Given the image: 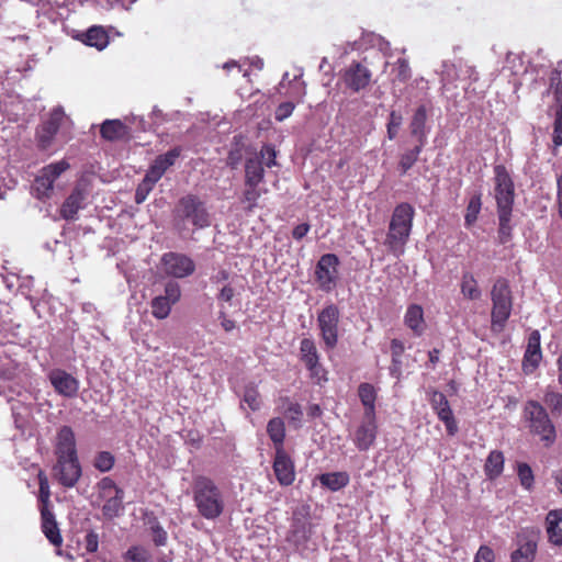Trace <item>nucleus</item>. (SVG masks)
Masks as SVG:
<instances>
[{
	"instance_id": "1",
	"label": "nucleus",
	"mask_w": 562,
	"mask_h": 562,
	"mask_svg": "<svg viewBox=\"0 0 562 562\" xmlns=\"http://www.w3.org/2000/svg\"><path fill=\"white\" fill-rule=\"evenodd\" d=\"M54 453L56 457V462L53 465L54 479L65 488L74 487L82 475V468L71 427L63 426L58 429L55 437Z\"/></svg>"
},
{
	"instance_id": "11",
	"label": "nucleus",
	"mask_w": 562,
	"mask_h": 562,
	"mask_svg": "<svg viewBox=\"0 0 562 562\" xmlns=\"http://www.w3.org/2000/svg\"><path fill=\"white\" fill-rule=\"evenodd\" d=\"M494 183L497 212L513 211L515 186L504 165L494 166Z\"/></svg>"
},
{
	"instance_id": "64",
	"label": "nucleus",
	"mask_w": 562,
	"mask_h": 562,
	"mask_svg": "<svg viewBox=\"0 0 562 562\" xmlns=\"http://www.w3.org/2000/svg\"><path fill=\"white\" fill-rule=\"evenodd\" d=\"M121 562H140V549L137 546L130 548L122 557Z\"/></svg>"
},
{
	"instance_id": "40",
	"label": "nucleus",
	"mask_w": 562,
	"mask_h": 562,
	"mask_svg": "<svg viewBox=\"0 0 562 562\" xmlns=\"http://www.w3.org/2000/svg\"><path fill=\"white\" fill-rule=\"evenodd\" d=\"M425 146L426 145L416 143L413 148L407 149L400 156L398 168L401 170V175L407 173V171L416 164Z\"/></svg>"
},
{
	"instance_id": "60",
	"label": "nucleus",
	"mask_w": 562,
	"mask_h": 562,
	"mask_svg": "<svg viewBox=\"0 0 562 562\" xmlns=\"http://www.w3.org/2000/svg\"><path fill=\"white\" fill-rule=\"evenodd\" d=\"M552 140L555 146L562 145V110H555L554 113Z\"/></svg>"
},
{
	"instance_id": "14",
	"label": "nucleus",
	"mask_w": 562,
	"mask_h": 562,
	"mask_svg": "<svg viewBox=\"0 0 562 562\" xmlns=\"http://www.w3.org/2000/svg\"><path fill=\"white\" fill-rule=\"evenodd\" d=\"M339 260L335 254L323 255L316 267L315 278L322 291L330 292L335 289L338 280Z\"/></svg>"
},
{
	"instance_id": "5",
	"label": "nucleus",
	"mask_w": 562,
	"mask_h": 562,
	"mask_svg": "<svg viewBox=\"0 0 562 562\" xmlns=\"http://www.w3.org/2000/svg\"><path fill=\"white\" fill-rule=\"evenodd\" d=\"M522 417L533 436H538L546 447H550L557 439V430L546 407L535 400L525 403Z\"/></svg>"
},
{
	"instance_id": "55",
	"label": "nucleus",
	"mask_w": 562,
	"mask_h": 562,
	"mask_svg": "<svg viewBox=\"0 0 562 562\" xmlns=\"http://www.w3.org/2000/svg\"><path fill=\"white\" fill-rule=\"evenodd\" d=\"M517 475H518L521 486L525 490L530 491L532 488L533 482H535L533 472H532L530 465L527 463H524V462L518 463L517 464Z\"/></svg>"
},
{
	"instance_id": "57",
	"label": "nucleus",
	"mask_w": 562,
	"mask_h": 562,
	"mask_svg": "<svg viewBox=\"0 0 562 562\" xmlns=\"http://www.w3.org/2000/svg\"><path fill=\"white\" fill-rule=\"evenodd\" d=\"M402 123H403L402 114L394 110L391 111V113L389 115V121L386 124V134H387V138L390 140H393L397 136V133H398V130H400Z\"/></svg>"
},
{
	"instance_id": "49",
	"label": "nucleus",
	"mask_w": 562,
	"mask_h": 562,
	"mask_svg": "<svg viewBox=\"0 0 562 562\" xmlns=\"http://www.w3.org/2000/svg\"><path fill=\"white\" fill-rule=\"evenodd\" d=\"M245 405L248 406L250 411H258L261 405L260 395L257 386L254 384H249L245 386L243 398H241V408H245Z\"/></svg>"
},
{
	"instance_id": "28",
	"label": "nucleus",
	"mask_w": 562,
	"mask_h": 562,
	"mask_svg": "<svg viewBox=\"0 0 562 562\" xmlns=\"http://www.w3.org/2000/svg\"><path fill=\"white\" fill-rule=\"evenodd\" d=\"M265 178L263 162L258 156L246 159L245 186L258 187Z\"/></svg>"
},
{
	"instance_id": "56",
	"label": "nucleus",
	"mask_w": 562,
	"mask_h": 562,
	"mask_svg": "<svg viewBox=\"0 0 562 562\" xmlns=\"http://www.w3.org/2000/svg\"><path fill=\"white\" fill-rule=\"evenodd\" d=\"M115 462L114 456L109 451L98 452L93 460V467L100 472H109Z\"/></svg>"
},
{
	"instance_id": "19",
	"label": "nucleus",
	"mask_w": 562,
	"mask_h": 562,
	"mask_svg": "<svg viewBox=\"0 0 562 562\" xmlns=\"http://www.w3.org/2000/svg\"><path fill=\"white\" fill-rule=\"evenodd\" d=\"M370 69L360 61H352L344 71L342 79L348 89L353 92L367 88L371 81Z\"/></svg>"
},
{
	"instance_id": "10",
	"label": "nucleus",
	"mask_w": 562,
	"mask_h": 562,
	"mask_svg": "<svg viewBox=\"0 0 562 562\" xmlns=\"http://www.w3.org/2000/svg\"><path fill=\"white\" fill-rule=\"evenodd\" d=\"M70 165L67 160L52 162L43 167L36 176L32 190L37 199H48L54 189V182L60 177L63 172L69 169Z\"/></svg>"
},
{
	"instance_id": "58",
	"label": "nucleus",
	"mask_w": 562,
	"mask_h": 562,
	"mask_svg": "<svg viewBox=\"0 0 562 562\" xmlns=\"http://www.w3.org/2000/svg\"><path fill=\"white\" fill-rule=\"evenodd\" d=\"M261 161L265 159V165L268 168H271L277 165V151L274 147L270 144H265L260 150V156H258Z\"/></svg>"
},
{
	"instance_id": "61",
	"label": "nucleus",
	"mask_w": 562,
	"mask_h": 562,
	"mask_svg": "<svg viewBox=\"0 0 562 562\" xmlns=\"http://www.w3.org/2000/svg\"><path fill=\"white\" fill-rule=\"evenodd\" d=\"M396 66H397L396 79L401 82L407 81L412 76L408 60L405 58H400L396 63Z\"/></svg>"
},
{
	"instance_id": "45",
	"label": "nucleus",
	"mask_w": 562,
	"mask_h": 562,
	"mask_svg": "<svg viewBox=\"0 0 562 562\" xmlns=\"http://www.w3.org/2000/svg\"><path fill=\"white\" fill-rule=\"evenodd\" d=\"M513 211L497 212L498 215V241L499 244H507L512 239V218Z\"/></svg>"
},
{
	"instance_id": "31",
	"label": "nucleus",
	"mask_w": 562,
	"mask_h": 562,
	"mask_svg": "<svg viewBox=\"0 0 562 562\" xmlns=\"http://www.w3.org/2000/svg\"><path fill=\"white\" fill-rule=\"evenodd\" d=\"M83 199L85 195L81 190H74L60 207L61 217L65 220H74L82 206Z\"/></svg>"
},
{
	"instance_id": "12",
	"label": "nucleus",
	"mask_w": 562,
	"mask_h": 562,
	"mask_svg": "<svg viewBox=\"0 0 562 562\" xmlns=\"http://www.w3.org/2000/svg\"><path fill=\"white\" fill-rule=\"evenodd\" d=\"M182 148L180 146H176L168 150L167 153L159 155L154 160L153 165L149 168V171L143 178V201L146 199V194L151 190L154 184L161 179L164 173L175 165L177 159L180 157Z\"/></svg>"
},
{
	"instance_id": "41",
	"label": "nucleus",
	"mask_w": 562,
	"mask_h": 562,
	"mask_svg": "<svg viewBox=\"0 0 562 562\" xmlns=\"http://www.w3.org/2000/svg\"><path fill=\"white\" fill-rule=\"evenodd\" d=\"M300 353L301 360L304 362L305 367L314 366L319 361V355L316 348V345L311 338H303L300 342Z\"/></svg>"
},
{
	"instance_id": "53",
	"label": "nucleus",
	"mask_w": 562,
	"mask_h": 562,
	"mask_svg": "<svg viewBox=\"0 0 562 562\" xmlns=\"http://www.w3.org/2000/svg\"><path fill=\"white\" fill-rule=\"evenodd\" d=\"M481 194L473 195L468 203L467 212L464 215V222L467 226H471L473 223L476 222L477 215L481 211Z\"/></svg>"
},
{
	"instance_id": "15",
	"label": "nucleus",
	"mask_w": 562,
	"mask_h": 562,
	"mask_svg": "<svg viewBox=\"0 0 562 562\" xmlns=\"http://www.w3.org/2000/svg\"><path fill=\"white\" fill-rule=\"evenodd\" d=\"M164 271L175 278H186L191 276L195 270L193 260L178 252H167L161 257Z\"/></svg>"
},
{
	"instance_id": "3",
	"label": "nucleus",
	"mask_w": 562,
	"mask_h": 562,
	"mask_svg": "<svg viewBox=\"0 0 562 562\" xmlns=\"http://www.w3.org/2000/svg\"><path fill=\"white\" fill-rule=\"evenodd\" d=\"M192 493L196 510L204 519L216 520L224 514L226 507L225 494L210 477L196 476Z\"/></svg>"
},
{
	"instance_id": "48",
	"label": "nucleus",
	"mask_w": 562,
	"mask_h": 562,
	"mask_svg": "<svg viewBox=\"0 0 562 562\" xmlns=\"http://www.w3.org/2000/svg\"><path fill=\"white\" fill-rule=\"evenodd\" d=\"M11 409L15 427L18 429L24 430L31 415L30 407L21 402H15L12 404Z\"/></svg>"
},
{
	"instance_id": "59",
	"label": "nucleus",
	"mask_w": 562,
	"mask_h": 562,
	"mask_svg": "<svg viewBox=\"0 0 562 562\" xmlns=\"http://www.w3.org/2000/svg\"><path fill=\"white\" fill-rule=\"evenodd\" d=\"M294 109H295L294 99H292L291 101H285V102L280 103L274 113L276 120L279 122L284 121L293 113Z\"/></svg>"
},
{
	"instance_id": "36",
	"label": "nucleus",
	"mask_w": 562,
	"mask_h": 562,
	"mask_svg": "<svg viewBox=\"0 0 562 562\" xmlns=\"http://www.w3.org/2000/svg\"><path fill=\"white\" fill-rule=\"evenodd\" d=\"M504 461L503 452L491 451L484 465L485 474L492 480L498 477L504 470Z\"/></svg>"
},
{
	"instance_id": "18",
	"label": "nucleus",
	"mask_w": 562,
	"mask_h": 562,
	"mask_svg": "<svg viewBox=\"0 0 562 562\" xmlns=\"http://www.w3.org/2000/svg\"><path fill=\"white\" fill-rule=\"evenodd\" d=\"M47 378L59 395L72 398L78 394L79 381L77 378L63 369H53L48 372Z\"/></svg>"
},
{
	"instance_id": "22",
	"label": "nucleus",
	"mask_w": 562,
	"mask_h": 562,
	"mask_svg": "<svg viewBox=\"0 0 562 562\" xmlns=\"http://www.w3.org/2000/svg\"><path fill=\"white\" fill-rule=\"evenodd\" d=\"M518 548L512 553V562H532L537 552V536L522 531L517 536Z\"/></svg>"
},
{
	"instance_id": "52",
	"label": "nucleus",
	"mask_w": 562,
	"mask_h": 562,
	"mask_svg": "<svg viewBox=\"0 0 562 562\" xmlns=\"http://www.w3.org/2000/svg\"><path fill=\"white\" fill-rule=\"evenodd\" d=\"M405 346L400 339L391 340L392 367L390 368L391 374L400 372L402 366V355L404 353Z\"/></svg>"
},
{
	"instance_id": "29",
	"label": "nucleus",
	"mask_w": 562,
	"mask_h": 562,
	"mask_svg": "<svg viewBox=\"0 0 562 562\" xmlns=\"http://www.w3.org/2000/svg\"><path fill=\"white\" fill-rule=\"evenodd\" d=\"M549 541L555 546H562V512L551 510L546 518Z\"/></svg>"
},
{
	"instance_id": "16",
	"label": "nucleus",
	"mask_w": 562,
	"mask_h": 562,
	"mask_svg": "<svg viewBox=\"0 0 562 562\" xmlns=\"http://www.w3.org/2000/svg\"><path fill=\"white\" fill-rule=\"evenodd\" d=\"M135 117H124V120H105L100 125V134L103 139L109 142L130 140L133 132V121Z\"/></svg>"
},
{
	"instance_id": "54",
	"label": "nucleus",
	"mask_w": 562,
	"mask_h": 562,
	"mask_svg": "<svg viewBox=\"0 0 562 562\" xmlns=\"http://www.w3.org/2000/svg\"><path fill=\"white\" fill-rule=\"evenodd\" d=\"M245 187L246 188L243 193L241 202L247 203V206H246L247 212H252L254 209L258 205V200L261 196L262 191L259 189V186L258 187L245 186Z\"/></svg>"
},
{
	"instance_id": "4",
	"label": "nucleus",
	"mask_w": 562,
	"mask_h": 562,
	"mask_svg": "<svg viewBox=\"0 0 562 562\" xmlns=\"http://www.w3.org/2000/svg\"><path fill=\"white\" fill-rule=\"evenodd\" d=\"M414 216V207L406 202L397 204L393 210L384 245L395 258H400L405 252V247L413 228Z\"/></svg>"
},
{
	"instance_id": "24",
	"label": "nucleus",
	"mask_w": 562,
	"mask_h": 562,
	"mask_svg": "<svg viewBox=\"0 0 562 562\" xmlns=\"http://www.w3.org/2000/svg\"><path fill=\"white\" fill-rule=\"evenodd\" d=\"M376 434L378 427L375 417L368 418L363 416L361 424L353 434V443L358 450L367 451L373 446L376 439Z\"/></svg>"
},
{
	"instance_id": "2",
	"label": "nucleus",
	"mask_w": 562,
	"mask_h": 562,
	"mask_svg": "<svg viewBox=\"0 0 562 562\" xmlns=\"http://www.w3.org/2000/svg\"><path fill=\"white\" fill-rule=\"evenodd\" d=\"M211 224L212 214L200 196L190 193L178 200L173 209V226L182 237L210 227Z\"/></svg>"
},
{
	"instance_id": "46",
	"label": "nucleus",
	"mask_w": 562,
	"mask_h": 562,
	"mask_svg": "<svg viewBox=\"0 0 562 562\" xmlns=\"http://www.w3.org/2000/svg\"><path fill=\"white\" fill-rule=\"evenodd\" d=\"M279 406L283 411L286 418L293 423H300L303 411L300 404L292 402L288 396L280 397Z\"/></svg>"
},
{
	"instance_id": "63",
	"label": "nucleus",
	"mask_w": 562,
	"mask_h": 562,
	"mask_svg": "<svg viewBox=\"0 0 562 562\" xmlns=\"http://www.w3.org/2000/svg\"><path fill=\"white\" fill-rule=\"evenodd\" d=\"M494 551L487 546H481L475 554L474 562H494Z\"/></svg>"
},
{
	"instance_id": "27",
	"label": "nucleus",
	"mask_w": 562,
	"mask_h": 562,
	"mask_svg": "<svg viewBox=\"0 0 562 562\" xmlns=\"http://www.w3.org/2000/svg\"><path fill=\"white\" fill-rule=\"evenodd\" d=\"M461 60L458 64L450 63L448 60H443L441 63V67L440 70H438V74L440 76L442 90L448 91L450 86L457 87L456 82L461 80Z\"/></svg>"
},
{
	"instance_id": "33",
	"label": "nucleus",
	"mask_w": 562,
	"mask_h": 562,
	"mask_svg": "<svg viewBox=\"0 0 562 562\" xmlns=\"http://www.w3.org/2000/svg\"><path fill=\"white\" fill-rule=\"evenodd\" d=\"M10 306L0 301V345H4L7 342H12L14 338V333L11 324V319H9Z\"/></svg>"
},
{
	"instance_id": "34",
	"label": "nucleus",
	"mask_w": 562,
	"mask_h": 562,
	"mask_svg": "<svg viewBox=\"0 0 562 562\" xmlns=\"http://www.w3.org/2000/svg\"><path fill=\"white\" fill-rule=\"evenodd\" d=\"M318 480L329 491L337 492L348 485L349 475L346 472H330L321 474Z\"/></svg>"
},
{
	"instance_id": "20",
	"label": "nucleus",
	"mask_w": 562,
	"mask_h": 562,
	"mask_svg": "<svg viewBox=\"0 0 562 562\" xmlns=\"http://www.w3.org/2000/svg\"><path fill=\"white\" fill-rule=\"evenodd\" d=\"M429 112L430 108L426 104H420L414 111L409 122L411 135L416 139V143H420V145L427 144L428 134L431 131V125L428 124Z\"/></svg>"
},
{
	"instance_id": "17",
	"label": "nucleus",
	"mask_w": 562,
	"mask_h": 562,
	"mask_svg": "<svg viewBox=\"0 0 562 562\" xmlns=\"http://www.w3.org/2000/svg\"><path fill=\"white\" fill-rule=\"evenodd\" d=\"M181 296L180 286L175 281H169L165 286V294L156 296L151 301V313L158 319L166 318Z\"/></svg>"
},
{
	"instance_id": "37",
	"label": "nucleus",
	"mask_w": 562,
	"mask_h": 562,
	"mask_svg": "<svg viewBox=\"0 0 562 562\" xmlns=\"http://www.w3.org/2000/svg\"><path fill=\"white\" fill-rule=\"evenodd\" d=\"M525 58L524 54L508 53L506 55L504 70H508L513 76L526 75L528 66Z\"/></svg>"
},
{
	"instance_id": "38",
	"label": "nucleus",
	"mask_w": 562,
	"mask_h": 562,
	"mask_svg": "<svg viewBox=\"0 0 562 562\" xmlns=\"http://www.w3.org/2000/svg\"><path fill=\"white\" fill-rule=\"evenodd\" d=\"M267 432L274 445L276 451L278 450V448H283L285 427L281 418L276 417L270 419L267 425Z\"/></svg>"
},
{
	"instance_id": "43",
	"label": "nucleus",
	"mask_w": 562,
	"mask_h": 562,
	"mask_svg": "<svg viewBox=\"0 0 562 562\" xmlns=\"http://www.w3.org/2000/svg\"><path fill=\"white\" fill-rule=\"evenodd\" d=\"M98 491V499L101 502H105L111 498H115L119 494H122L123 491L116 486L114 481L110 477L101 479L97 484Z\"/></svg>"
},
{
	"instance_id": "9",
	"label": "nucleus",
	"mask_w": 562,
	"mask_h": 562,
	"mask_svg": "<svg viewBox=\"0 0 562 562\" xmlns=\"http://www.w3.org/2000/svg\"><path fill=\"white\" fill-rule=\"evenodd\" d=\"M71 127L72 122L66 115L64 108L61 105L54 108L49 113V117L37 128L36 140L38 147L42 150H47L60 130L68 133Z\"/></svg>"
},
{
	"instance_id": "62",
	"label": "nucleus",
	"mask_w": 562,
	"mask_h": 562,
	"mask_svg": "<svg viewBox=\"0 0 562 562\" xmlns=\"http://www.w3.org/2000/svg\"><path fill=\"white\" fill-rule=\"evenodd\" d=\"M117 268L124 273L126 282L131 290H135L138 285L137 276L133 272L132 269L125 262L117 263Z\"/></svg>"
},
{
	"instance_id": "39",
	"label": "nucleus",
	"mask_w": 562,
	"mask_h": 562,
	"mask_svg": "<svg viewBox=\"0 0 562 562\" xmlns=\"http://www.w3.org/2000/svg\"><path fill=\"white\" fill-rule=\"evenodd\" d=\"M461 293L469 300H479L482 292L477 285V281L471 272H464L460 284Z\"/></svg>"
},
{
	"instance_id": "44",
	"label": "nucleus",
	"mask_w": 562,
	"mask_h": 562,
	"mask_svg": "<svg viewBox=\"0 0 562 562\" xmlns=\"http://www.w3.org/2000/svg\"><path fill=\"white\" fill-rule=\"evenodd\" d=\"M143 525H148L151 539L157 547L165 546L167 542L166 530L156 521L155 517L143 514Z\"/></svg>"
},
{
	"instance_id": "21",
	"label": "nucleus",
	"mask_w": 562,
	"mask_h": 562,
	"mask_svg": "<svg viewBox=\"0 0 562 562\" xmlns=\"http://www.w3.org/2000/svg\"><path fill=\"white\" fill-rule=\"evenodd\" d=\"M310 514V506L305 505L297 508L293 513V519L290 528L289 539L295 544L306 542L311 536V526L306 521V517Z\"/></svg>"
},
{
	"instance_id": "7",
	"label": "nucleus",
	"mask_w": 562,
	"mask_h": 562,
	"mask_svg": "<svg viewBox=\"0 0 562 562\" xmlns=\"http://www.w3.org/2000/svg\"><path fill=\"white\" fill-rule=\"evenodd\" d=\"M38 501L41 503L40 512L42 518V530L45 537L54 546H60L63 538L60 536L57 522L53 512L49 509L50 490L47 477L41 472L38 474Z\"/></svg>"
},
{
	"instance_id": "30",
	"label": "nucleus",
	"mask_w": 562,
	"mask_h": 562,
	"mask_svg": "<svg viewBox=\"0 0 562 562\" xmlns=\"http://www.w3.org/2000/svg\"><path fill=\"white\" fill-rule=\"evenodd\" d=\"M358 396L364 407V417H375L376 390L370 383H361L358 387Z\"/></svg>"
},
{
	"instance_id": "47",
	"label": "nucleus",
	"mask_w": 562,
	"mask_h": 562,
	"mask_svg": "<svg viewBox=\"0 0 562 562\" xmlns=\"http://www.w3.org/2000/svg\"><path fill=\"white\" fill-rule=\"evenodd\" d=\"M548 93L553 94L555 110H562V79L559 69H553L550 74Z\"/></svg>"
},
{
	"instance_id": "42",
	"label": "nucleus",
	"mask_w": 562,
	"mask_h": 562,
	"mask_svg": "<svg viewBox=\"0 0 562 562\" xmlns=\"http://www.w3.org/2000/svg\"><path fill=\"white\" fill-rule=\"evenodd\" d=\"M24 375V367L15 364L11 360L0 363V380H3V382L18 380L20 383Z\"/></svg>"
},
{
	"instance_id": "6",
	"label": "nucleus",
	"mask_w": 562,
	"mask_h": 562,
	"mask_svg": "<svg viewBox=\"0 0 562 562\" xmlns=\"http://www.w3.org/2000/svg\"><path fill=\"white\" fill-rule=\"evenodd\" d=\"M491 329L495 334L504 330L513 310V295L508 281L498 278L491 291Z\"/></svg>"
},
{
	"instance_id": "35",
	"label": "nucleus",
	"mask_w": 562,
	"mask_h": 562,
	"mask_svg": "<svg viewBox=\"0 0 562 562\" xmlns=\"http://www.w3.org/2000/svg\"><path fill=\"white\" fill-rule=\"evenodd\" d=\"M303 76V70L300 69L299 75L293 80L289 79V72H284L280 81V87H284L285 82L289 83L290 93L289 97L294 99L296 102H301L306 94V87L304 81H299V78Z\"/></svg>"
},
{
	"instance_id": "26",
	"label": "nucleus",
	"mask_w": 562,
	"mask_h": 562,
	"mask_svg": "<svg viewBox=\"0 0 562 562\" xmlns=\"http://www.w3.org/2000/svg\"><path fill=\"white\" fill-rule=\"evenodd\" d=\"M404 324L415 336H422L426 329L423 307L418 304H411L405 312Z\"/></svg>"
},
{
	"instance_id": "13",
	"label": "nucleus",
	"mask_w": 562,
	"mask_h": 562,
	"mask_svg": "<svg viewBox=\"0 0 562 562\" xmlns=\"http://www.w3.org/2000/svg\"><path fill=\"white\" fill-rule=\"evenodd\" d=\"M426 394L432 411L437 414L439 420L445 424L448 435L454 436L459 427L446 395L432 387L428 389Z\"/></svg>"
},
{
	"instance_id": "51",
	"label": "nucleus",
	"mask_w": 562,
	"mask_h": 562,
	"mask_svg": "<svg viewBox=\"0 0 562 562\" xmlns=\"http://www.w3.org/2000/svg\"><path fill=\"white\" fill-rule=\"evenodd\" d=\"M123 509V493L115 496V498L103 502L102 514L105 518L112 519L117 517Z\"/></svg>"
},
{
	"instance_id": "32",
	"label": "nucleus",
	"mask_w": 562,
	"mask_h": 562,
	"mask_svg": "<svg viewBox=\"0 0 562 562\" xmlns=\"http://www.w3.org/2000/svg\"><path fill=\"white\" fill-rule=\"evenodd\" d=\"M81 41L98 50H102L109 44V36L101 26H92L81 35Z\"/></svg>"
},
{
	"instance_id": "23",
	"label": "nucleus",
	"mask_w": 562,
	"mask_h": 562,
	"mask_svg": "<svg viewBox=\"0 0 562 562\" xmlns=\"http://www.w3.org/2000/svg\"><path fill=\"white\" fill-rule=\"evenodd\" d=\"M273 471L278 482L283 486L291 485L295 480L294 463L283 448L276 451Z\"/></svg>"
},
{
	"instance_id": "8",
	"label": "nucleus",
	"mask_w": 562,
	"mask_h": 562,
	"mask_svg": "<svg viewBox=\"0 0 562 562\" xmlns=\"http://www.w3.org/2000/svg\"><path fill=\"white\" fill-rule=\"evenodd\" d=\"M317 327L325 349H335L340 336V311L336 304H326L318 312Z\"/></svg>"
},
{
	"instance_id": "50",
	"label": "nucleus",
	"mask_w": 562,
	"mask_h": 562,
	"mask_svg": "<svg viewBox=\"0 0 562 562\" xmlns=\"http://www.w3.org/2000/svg\"><path fill=\"white\" fill-rule=\"evenodd\" d=\"M544 404L550 408L554 416L562 415V394L548 387L543 396Z\"/></svg>"
},
{
	"instance_id": "25",
	"label": "nucleus",
	"mask_w": 562,
	"mask_h": 562,
	"mask_svg": "<svg viewBox=\"0 0 562 562\" xmlns=\"http://www.w3.org/2000/svg\"><path fill=\"white\" fill-rule=\"evenodd\" d=\"M540 338V333L538 330H532L528 337L522 360V369L526 373L533 372L540 364L542 359Z\"/></svg>"
}]
</instances>
